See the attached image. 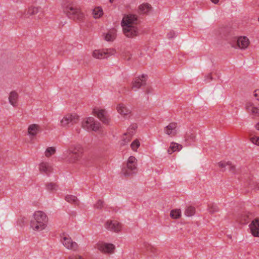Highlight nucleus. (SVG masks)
Here are the masks:
<instances>
[{"mask_svg": "<svg viewBox=\"0 0 259 259\" xmlns=\"http://www.w3.org/2000/svg\"><path fill=\"white\" fill-rule=\"evenodd\" d=\"M138 23V18L136 15L128 14L124 16L121 22V25L126 36L133 37L139 34Z\"/></svg>", "mask_w": 259, "mask_h": 259, "instance_id": "obj_1", "label": "nucleus"}, {"mask_svg": "<svg viewBox=\"0 0 259 259\" xmlns=\"http://www.w3.org/2000/svg\"><path fill=\"white\" fill-rule=\"evenodd\" d=\"M63 11L71 19L81 21L84 18V14L80 7L71 0H65L62 5Z\"/></svg>", "mask_w": 259, "mask_h": 259, "instance_id": "obj_2", "label": "nucleus"}, {"mask_svg": "<svg viewBox=\"0 0 259 259\" xmlns=\"http://www.w3.org/2000/svg\"><path fill=\"white\" fill-rule=\"evenodd\" d=\"M48 218L45 212L41 211H35L30 221V227L35 231H40L47 226Z\"/></svg>", "mask_w": 259, "mask_h": 259, "instance_id": "obj_3", "label": "nucleus"}, {"mask_svg": "<svg viewBox=\"0 0 259 259\" xmlns=\"http://www.w3.org/2000/svg\"><path fill=\"white\" fill-rule=\"evenodd\" d=\"M69 155H68L67 160L69 163H75L79 161L83 153L82 147L80 145H71L68 151Z\"/></svg>", "mask_w": 259, "mask_h": 259, "instance_id": "obj_4", "label": "nucleus"}, {"mask_svg": "<svg viewBox=\"0 0 259 259\" xmlns=\"http://www.w3.org/2000/svg\"><path fill=\"white\" fill-rule=\"evenodd\" d=\"M137 170V160L135 157L130 156L127 160L126 166L122 168V172L125 176H130L136 173Z\"/></svg>", "mask_w": 259, "mask_h": 259, "instance_id": "obj_5", "label": "nucleus"}, {"mask_svg": "<svg viewBox=\"0 0 259 259\" xmlns=\"http://www.w3.org/2000/svg\"><path fill=\"white\" fill-rule=\"evenodd\" d=\"M100 123L93 117H89L82 122V127L88 131L96 132L100 127Z\"/></svg>", "mask_w": 259, "mask_h": 259, "instance_id": "obj_6", "label": "nucleus"}, {"mask_svg": "<svg viewBox=\"0 0 259 259\" xmlns=\"http://www.w3.org/2000/svg\"><path fill=\"white\" fill-rule=\"evenodd\" d=\"M78 121L79 116L76 113L67 114L61 120V126L63 127H69Z\"/></svg>", "mask_w": 259, "mask_h": 259, "instance_id": "obj_7", "label": "nucleus"}, {"mask_svg": "<svg viewBox=\"0 0 259 259\" xmlns=\"http://www.w3.org/2000/svg\"><path fill=\"white\" fill-rule=\"evenodd\" d=\"M249 44V40L246 36H240L234 40L232 46L235 48L244 50L247 48Z\"/></svg>", "mask_w": 259, "mask_h": 259, "instance_id": "obj_8", "label": "nucleus"}, {"mask_svg": "<svg viewBox=\"0 0 259 259\" xmlns=\"http://www.w3.org/2000/svg\"><path fill=\"white\" fill-rule=\"evenodd\" d=\"M114 53L115 50L111 49L96 50L93 52V56L96 59H102L107 58Z\"/></svg>", "mask_w": 259, "mask_h": 259, "instance_id": "obj_9", "label": "nucleus"}, {"mask_svg": "<svg viewBox=\"0 0 259 259\" xmlns=\"http://www.w3.org/2000/svg\"><path fill=\"white\" fill-rule=\"evenodd\" d=\"M93 113L104 124H108L110 122V118L107 112L104 109H94Z\"/></svg>", "mask_w": 259, "mask_h": 259, "instance_id": "obj_10", "label": "nucleus"}, {"mask_svg": "<svg viewBox=\"0 0 259 259\" xmlns=\"http://www.w3.org/2000/svg\"><path fill=\"white\" fill-rule=\"evenodd\" d=\"M147 75L142 74L141 76L136 77L132 81V89L137 90L140 89L142 86L145 85L146 84Z\"/></svg>", "mask_w": 259, "mask_h": 259, "instance_id": "obj_11", "label": "nucleus"}, {"mask_svg": "<svg viewBox=\"0 0 259 259\" xmlns=\"http://www.w3.org/2000/svg\"><path fill=\"white\" fill-rule=\"evenodd\" d=\"M96 248L103 252L111 253L113 252L115 246L111 243L101 242L97 244Z\"/></svg>", "mask_w": 259, "mask_h": 259, "instance_id": "obj_12", "label": "nucleus"}, {"mask_svg": "<svg viewBox=\"0 0 259 259\" xmlns=\"http://www.w3.org/2000/svg\"><path fill=\"white\" fill-rule=\"evenodd\" d=\"M177 123L172 122L164 128V132L170 137H174L177 133Z\"/></svg>", "mask_w": 259, "mask_h": 259, "instance_id": "obj_13", "label": "nucleus"}, {"mask_svg": "<svg viewBox=\"0 0 259 259\" xmlns=\"http://www.w3.org/2000/svg\"><path fill=\"white\" fill-rule=\"evenodd\" d=\"M105 228L110 231L118 232L121 230V224L116 221H108L105 224Z\"/></svg>", "mask_w": 259, "mask_h": 259, "instance_id": "obj_14", "label": "nucleus"}, {"mask_svg": "<svg viewBox=\"0 0 259 259\" xmlns=\"http://www.w3.org/2000/svg\"><path fill=\"white\" fill-rule=\"evenodd\" d=\"M62 242L67 249L75 250L77 248V244L75 242H73L70 237L64 236Z\"/></svg>", "mask_w": 259, "mask_h": 259, "instance_id": "obj_15", "label": "nucleus"}, {"mask_svg": "<svg viewBox=\"0 0 259 259\" xmlns=\"http://www.w3.org/2000/svg\"><path fill=\"white\" fill-rule=\"evenodd\" d=\"M245 185L248 187V189L247 190V192L253 190L255 191L259 189L258 184L256 183L253 177L249 178V179L246 181Z\"/></svg>", "mask_w": 259, "mask_h": 259, "instance_id": "obj_16", "label": "nucleus"}, {"mask_svg": "<svg viewBox=\"0 0 259 259\" xmlns=\"http://www.w3.org/2000/svg\"><path fill=\"white\" fill-rule=\"evenodd\" d=\"M249 227L252 234L255 237H259V219L253 221Z\"/></svg>", "mask_w": 259, "mask_h": 259, "instance_id": "obj_17", "label": "nucleus"}, {"mask_svg": "<svg viewBox=\"0 0 259 259\" xmlns=\"http://www.w3.org/2000/svg\"><path fill=\"white\" fill-rule=\"evenodd\" d=\"M41 172L49 175L52 170V166L47 162H42L40 164L39 167Z\"/></svg>", "mask_w": 259, "mask_h": 259, "instance_id": "obj_18", "label": "nucleus"}, {"mask_svg": "<svg viewBox=\"0 0 259 259\" xmlns=\"http://www.w3.org/2000/svg\"><path fill=\"white\" fill-rule=\"evenodd\" d=\"M219 166L222 168V171H224L226 170V167L228 166L230 171L232 172H235V167L232 165L229 161H221L218 163Z\"/></svg>", "mask_w": 259, "mask_h": 259, "instance_id": "obj_19", "label": "nucleus"}, {"mask_svg": "<svg viewBox=\"0 0 259 259\" xmlns=\"http://www.w3.org/2000/svg\"><path fill=\"white\" fill-rule=\"evenodd\" d=\"M41 131L40 126L36 124H32L29 126L28 132L30 136H35L39 132Z\"/></svg>", "mask_w": 259, "mask_h": 259, "instance_id": "obj_20", "label": "nucleus"}, {"mask_svg": "<svg viewBox=\"0 0 259 259\" xmlns=\"http://www.w3.org/2000/svg\"><path fill=\"white\" fill-rule=\"evenodd\" d=\"M117 109L119 113L124 116L128 115L131 112V110L123 104H119L117 107Z\"/></svg>", "mask_w": 259, "mask_h": 259, "instance_id": "obj_21", "label": "nucleus"}, {"mask_svg": "<svg viewBox=\"0 0 259 259\" xmlns=\"http://www.w3.org/2000/svg\"><path fill=\"white\" fill-rule=\"evenodd\" d=\"M18 98V95L15 91L11 92L9 97L10 103L13 106H16L17 105Z\"/></svg>", "mask_w": 259, "mask_h": 259, "instance_id": "obj_22", "label": "nucleus"}, {"mask_svg": "<svg viewBox=\"0 0 259 259\" xmlns=\"http://www.w3.org/2000/svg\"><path fill=\"white\" fill-rule=\"evenodd\" d=\"M182 148L181 145L178 144V143H171L169 148L167 150L168 154H171L173 152L180 151Z\"/></svg>", "mask_w": 259, "mask_h": 259, "instance_id": "obj_23", "label": "nucleus"}, {"mask_svg": "<svg viewBox=\"0 0 259 259\" xmlns=\"http://www.w3.org/2000/svg\"><path fill=\"white\" fill-rule=\"evenodd\" d=\"M250 215L251 214L249 213H245L242 214L238 219V221L242 224H246L251 219Z\"/></svg>", "mask_w": 259, "mask_h": 259, "instance_id": "obj_24", "label": "nucleus"}, {"mask_svg": "<svg viewBox=\"0 0 259 259\" xmlns=\"http://www.w3.org/2000/svg\"><path fill=\"white\" fill-rule=\"evenodd\" d=\"M151 7L148 4H143L139 6V11L141 14H147L151 10Z\"/></svg>", "mask_w": 259, "mask_h": 259, "instance_id": "obj_25", "label": "nucleus"}, {"mask_svg": "<svg viewBox=\"0 0 259 259\" xmlns=\"http://www.w3.org/2000/svg\"><path fill=\"white\" fill-rule=\"evenodd\" d=\"M103 14V10L100 7L95 8L93 11V15L95 19L99 18Z\"/></svg>", "mask_w": 259, "mask_h": 259, "instance_id": "obj_26", "label": "nucleus"}, {"mask_svg": "<svg viewBox=\"0 0 259 259\" xmlns=\"http://www.w3.org/2000/svg\"><path fill=\"white\" fill-rule=\"evenodd\" d=\"M195 136L194 134L191 132L187 133L185 137V141L187 142L188 144H190L192 142L195 141Z\"/></svg>", "mask_w": 259, "mask_h": 259, "instance_id": "obj_27", "label": "nucleus"}, {"mask_svg": "<svg viewBox=\"0 0 259 259\" xmlns=\"http://www.w3.org/2000/svg\"><path fill=\"white\" fill-rule=\"evenodd\" d=\"M65 200L67 202L74 204H78L79 203V200L77 197L73 195H67L65 197Z\"/></svg>", "mask_w": 259, "mask_h": 259, "instance_id": "obj_28", "label": "nucleus"}, {"mask_svg": "<svg viewBox=\"0 0 259 259\" xmlns=\"http://www.w3.org/2000/svg\"><path fill=\"white\" fill-rule=\"evenodd\" d=\"M181 211L180 209H176L171 210L170 215L173 219H178L181 217Z\"/></svg>", "mask_w": 259, "mask_h": 259, "instance_id": "obj_29", "label": "nucleus"}, {"mask_svg": "<svg viewBox=\"0 0 259 259\" xmlns=\"http://www.w3.org/2000/svg\"><path fill=\"white\" fill-rule=\"evenodd\" d=\"M115 38V33L114 30L109 31L105 35V39L106 40L113 41Z\"/></svg>", "mask_w": 259, "mask_h": 259, "instance_id": "obj_30", "label": "nucleus"}, {"mask_svg": "<svg viewBox=\"0 0 259 259\" xmlns=\"http://www.w3.org/2000/svg\"><path fill=\"white\" fill-rule=\"evenodd\" d=\"M195 208L193 206H188L185 211V214L187 217H191L194 214Z\"/></svg>", "mask_w": 259, "mask_h": 259, "instance_id": "obj_31", "label": "nucleus"}, {"mask_svg": "<svg viewBox=\"0 0 259 259\" xmlns=\"http://www.w3.org/2000/svg\"><path fill=\"white\" fill-rule=\"evenodd\" d=\"M134 132H135L133 131V130H130V127H128V128L127 129V133L124 134L125 136H127L128 137H127V138L123 137V140L125 142H128L130 140L132 136L134 135Z\"/></svg>", "mask_w": 259, "mask_h": 259, "instance_id": "obj_32", "label": "nucleus"}, {"mask_svg": "<svg viewBox=\"0 0 259 259\" xmlns=\"http://www.w3.org/2000/svg\"><path fill=\"white\" fill-rule=\"evenodd\" d=\"M208 210L210 213L212 214L218 212L219 211V209L216 204H212L208 205Z\"/></svg>", "mask_w": 259, "mask_h": 259, "instance_id": "obj_33", "label": "nucleus"}, {"mask_svg": "<svg viewBox=\"0 0 259 259\" xmlns=\"http://www.w3.org/2000/svg\"><path fill=\"white\" fill-rule=\"evenodd\" d=\"M38 12V8L36 7L29 8L27 13L30 15H35Z\"/></svg>", "mask_w": 259, "mask_h": 259, "instance_id": "obj_34", "label": "nucleus"}, {"mask_svg": "<svg viewBox=\"0 0 259 259\" xmlns=\"http://www.w3.org/2000/svg\"><path fill=\"white\" fill-rule=\"evenodd\" d=\"M55 152V149L54 147H49L47 149L45 155L47 157H50L52 155H53Z\"/></svg>", "mask_w": 259, "mask_h": 259, "instance_id": "obj_35", "label": "nucleus"}, {"mask_svg": "<svg viewBox=\"0 0 259 259\" xmlns=\"http://www.w3.org/2000/svg\"><path fill=\"white\" fill-rule=\"evenodd\" d=\"M57 186L53 183H50L47 185V189L50 191H53L57 190Z\"/></svg>", "mask_w": 259, "mask_h": 259, "instance_id": "obj_36", "label": "nucleus"}, {"mask_svg": "<svg viewBox=\"0 0 259 259\" xmlns=\"http://www.w3.org/2000/svg\"><path fill=\"white\" fill-rule=\"evenodd\" d=\"M140 146V142L137 140L134 141L131 144L132 149L136 151Z\"/></svg>", "mask_w": 259, "mask_h": 259, "instance_id": "obj_37", "label": "nucleus"}, {"mask_svg": "<svg viewBox=\"0 0 259 259\" xmlns=\"http://www.w3.org/2000/svg\"><path fill=\"white\" fill-rule=\"evenodd\" d=\"M250 140L253 144L259 146V137L253 136L250 138Z\"/></svg>", "mask_w": 259, "mask_h": 259, "instance_id": "obj_38", "label": "nucleus"}, {"mask_svg": "<svg viewBox=\"0 0 259 259\" xmlns=\"http://www.w3.org/2000/svg\"><path fill=\"white\" fill-rule=\"evenodd\" d=\"M250 112L255 116H259V109L256 107H251Z\"/></svg>", "mask_w": 259, "mask_h": 259, "instance_id": "obj_39", "label": "nucleus"}, {"mask_svg": "<svg viewBox=\"0 0 259 259\" xmlns=\"http://www.w3.org/2000/svg\"><path fill=\"white\" fill-rule=\"evenodd\" d=\"M103 201L101 200H99L94 205V207L97 209H101L103 207Z\"/></svg>", "mask_w": 259, "mask_h": 259, "instance_id": "obj_40", "label": "nucleus"}, {"mask_svg": "<svg viewBox=\"0 0 259 259\" xmlns=\"http://www.w3.org/2000/svg\"><path fill=\"white\" fill-rule=\"evenodd\" d=\"M251 107H253V106H252V103H247L246 104L245 108H246V110L248 112H251Z\"/></svg>", "mask_w": 259, "mask_h": 259, "instance_id": "obj_41", "label": "nucleus"}, {"mask_svg": "<svg viewBox=\"0 0 259 259\" xmlns=\"http://www.w3.org/2000/svg\"><path fill=\"white\" fill-rule=\"evenodd\" d=\"M167 35L168 38H172L175 36L176 33L174 31H172L168 33Z\"/></svg>", "mask_w": 259, "mask_h": 259, "instance_id": "obj_42", "label": "nucleus"}, {"mask_svg": "<svg viewBox=\"0 0 259 259\" xmlns=\"http://www.w3.org/2000/svg\"><path fill=\"white\" fill-rule=\"evenodd\" d=\"M129 127H130V131L133 130V131L135 132V130L137 128V125L136 124H132Z\"/></svg>", "mask_w": 259, "mask_h": 259, "instance_id": "obj_43", "label": "nucleus"}, {"mask_svg": "<svg viewBox=\"0 0 259 259\" xmlns=\"http://www.w3.org/2000/svg\"><path fill=\"white\" fill-rule=\"evenodd\" d=\"M211 80L212 79V76L211 74H208L206 77H205V80Z\"/></svg>", "mask_w": 259, "mask_h": 259, "instance_id": "obj_44", "label": "nucleus"}, {"mask_svg": "<svg viewBox=\"0 0 259 259\" xmlns=\"http://www.w3.org/2000/svg\"><path fill=\"white\" fill-rule=\"evenodd\" d=\"M259 94V90H256L254 92V95L255 97H258V95Z\"/></svg>", "mask_w": 259, "mask_h": 259, "instance_id": "obj_45", "label": "nucleus"}, {"mask_svg": "<svg viewBox=\"0 0 259 259\" xmlns=\"http://www.w3.org/2000/svg\"><path fill=\"white\" fill-rule=\"evenodd\" d=\"M213 3L217 4L218 3L219 0H210Z\"/></svg>", "mask_w": 259, "mask_h": 259, "instance_id": "obj_46", "label": "nucleus"}, {"mask_svg": "<svg viewBox=\"0 0 259 259\" xmlns=\"http://www.w3.org/2000/svg\"><path fill=\"white\" fill-rule=\"evenodd\" d=\"M256 128L259 131V122L255 125Z\"/></svg>", "mask_w": 259, "mask_h": 259, "instance_id": "obj_47", "label": "nucleus"}, {"mask_svg": "<svg viewBox=\"0 0 259 259\" xmlns=\"http://www.w3.org/2000/svg\"><path fill=\"white\" fill-rule=\"evenodd\" d=\"M145 92H146V94H149L150 92L149 89H147Z\"/></svg>", "mask_w": 259, "mask_h": 259, "instance_id": "obj_48", "label": "nucleus"}, {"mask_svg": "<svg viewBox=\"0 0 259 259\" xmlns=\"http://www.w3.org/2000/svg\"><path fill=\"white\" fill-rule=\"evenodd\" d=\"M109 1H110V3H113V0H109Z\"/></svg>", "mask_w": 259, "mask_h": 259, "instance_id": "obj_49", "label": "nucleus"}, {"mask_svg": "<svg viewBox=\"0 0 259 259\" xmlns=\"http://www.w3.org/2000/svg\"><path fill=\"white\" fill-rule=\"evenodd\" d=\"M130 58L129 57L127 60H130Z\"/></svg>", "mask_w": 259, "mask_h": 259, "instance_id": "obj_50", "label": "nucleus"}]
</instances>
